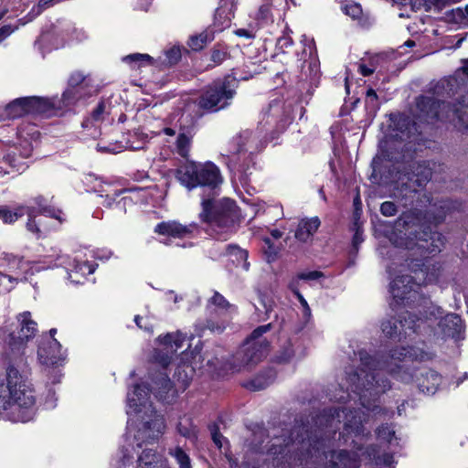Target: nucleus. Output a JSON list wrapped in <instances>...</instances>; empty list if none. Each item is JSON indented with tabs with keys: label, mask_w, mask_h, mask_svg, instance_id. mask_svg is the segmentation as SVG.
I'll return each mask as SVG.
<instances>
[{
	"label": "nucleus",
	"mask_w": 468,
	"mask_h": 468,
	"mask_svg": "<svg viewBox=\"0 0 468 468\" xmlns=\"http://www.w3.org/2000/svg\"><path fill=\"white\" fill-rule=\"evenodd\" d=\"M360 361L356 369L346 371V377L331 395L330 399L348 404L324 410L314 420V431L297 427L288 439L274 437L268 453L273 461L289 455V463H298L307 468H357L359 460L374 461L378 466L394 463L389 452L377 454L376 446L363 451L362 444L370 431L364 423L369 414H379V398L391 388L390 381L382 377L388 373L402 383L415 381L419 389L433 395L441 384V376L431 368H420L414 376L413 361L431 358V354L416 346L397 347L387 355L371 356L361 349L355 353Z\"/></svg>",
	"instance_id": "1"
},
{
	"label": "nucleus",
	"mask_w": 468,
	"mask_h": 468,
	"mask_svg": "<svg viewBox=\"0 0 468 468\" xmlns=\"http://www.w3.org/2000/svg\"><path fill=\"white\" fill-rule=\"evenodd\" d=\"M395 248L404 247L412 251L411 255H420L423 259H407V267L411 269L414 276L408 274H397L393 265L388 266V271L392 281L389 285L390 293L397 305H409L417 300L419 314H425L423 324L440 319L438 325L444 335L452 337L455 340L461 339L463 323L459 315L447 314L441 316L442 310L432 304L427 299L422 298L419 292L420 284H427L436 282L439 277L440 268L436 267L428 260V255L440 252L443 244V236L432 231L430 226L420 225L419 220L411 213L403 214L396 222L395 232L388 238Z\"/></svg>",
	"instance_id": "2"
},
{
	"label": "nucleus",
	"mask_w": 468,
	"mask_h": 468,
	"mask_svg": "<svg viewBox=\"0 0 468 468\" xmlns=\"http://www.w3.org/2000/svg\"><path fill=\"white\" fill-rule=\"evenodd\" d=\"M271 328V324H267L254 329L250 336L247 338L226 365L219 366L218 358L208 360L207 363L208 370L218 376L228 371L235 373L250 370L267 354L269 344L261 337L263 334L269 332Z\"/></svg>",
	"instance_id": "3"
},
{
	"label": "nucleus",
	"mask_w": 468,
	"mask_h": 468,
	"mask_svg": "<svg viewBox=\"0 0 468 468\" xmlns=\"http://www.w3.org/2000/svg\"><path fill=\"white\" fill-rule=\"evenodd\" d=\"M441 87L447 90L450 97L459 95L456 98L459 107L451 106L450 102L436 101L434 98L422 96L418 99V108L426 113L430 118L441 120H451L452 117L458 118L464 122V114L461 108H468V84L462 79L453 77L441 82Z\"/></svg>",
	"instance_id": "4"
},
{
	"label": "nucleus",
	"mask_w": 468,
	"mask_h": 468,
	"mask_svg": "<svg viewBox=\"0 0 468 468\" xmlns=\"http://www.w3.org/2000/svg\"><path fill=\"white\" fill-rule=\"evenodd\" d=\"M200 218L208 224V231L218 239L226 240L236 231L239 212L235 202L224 198L215 204L203 199Z\"/></svg>",
	"instance_id": "5"
},
{
	"label": "nucleus",
	"mask_w": 468,
	"mask_h": 468,
	"mask_svg": "<svg viewBox=\"0 0 468 468\" xmlns=\"http://www.w3.org/2000/svg\"><path fill=\"white\" fill-rule=\"evenodd\" d=\"M6 385H0V410H6L11 405L27 409L35 404L30 384L13 366L6 369Z\"/></svg>",
	"instance_id": "6"
},
{
	"label": "nucleus",
	"mask_w": 468,
	"mask_h": 468,
	"mask_svg": "<svg viewBox=\"0 0 468 468\" xmlns=\"http://www.w3.org/2000/svg\"><path fill=\"white\" fill-rule=\"evenodd\" d=\"M177 178L188 189L200 186L215 191L222 183L219 169L210 162L188 163L177 170Z\"/></svg>",
	"instance_id": "7"
},
{
	"label": "nucleus",
	"mask_w": 468,
	"mask_h": 468,
	"mask_svg": "<svg viewBox=\"0 0 468 468\" xmlns=\"http://www.w3.org/2000/svg\"><path fill=\"white\" fill-rule=\"evenodd\" d=\"M237 78L227 76L209 85L199 98V107L209 112H218L230 105L236 94Z\"/></svg>",
	"instance_id": "8"
},
{
	"label": "nucleus",
	"mask_w": 468,
	"mask_h": 468,
	"mask_svg": "<svg viewBox=\"0 0 468 468\" xmlns=\"http://www.w3.org/2000/svg\"><path fill=\"white\" fill-rule=\"evenodd\" d=\"M292 113L291 104L286 105L282 99H275L262 112L259 128L265 133V137L269 134V139H273L276 134L285 131L292 122Z\"/></svg>",
	"instance_id": "9"
},
{
	"label": "nucleus",
	"mask_w": 468,
	"mask_h": 468,
	"mask_svg": "<svg viewBox=\"0 0 468 468\" xmlns=\"http://www.w3.org/2000/svg\"><path fill=\"white\" fill-rule=\"evenodd\" d=\"M207 310L210 318L207 320L206 324H197L199 333H203L205 328L211 333L221 334L229 324L231 314H235L237 308L231 304L222 294L214 292L213 295L207 300Z\"/></svg>",
	"instance_id": "10"
},
{
	"label": "nucleus",
	"mask_w": 468,
	"mask_h": 468,
	"mask_svg": "<svg viewBox=\"0 0 468 468\" xmlns=\"http://www.w3.org/2000/svg\"><path fill=\"white\" fill-rule=\"evenodd\" d=\"M423 324V318L418 317L413 310L399 314L397 319H388L382 322L381 330L383 334L391 339H398L410 336L411 334L420 330Z\"/></svg>",
	"instance_id": "11"
},
{
	"label": "nucleus",
	"mask_w": 468,
	"mask_h": 468,
	"mask_svg": "<svg viewBox=\"0 0 468 468\" xmlns=\"http://www.w3.org/2000/svg\"><path fill=\"white\" fill-rule=\"evenodd\" d=\"M186 339V335L180 331L159 335V346L154 352V363L166 369L174 361L177 351L184 347Z\"/></svg>",
	"instance_id": "12"
},
{
	"label": "nucleus",
	"mask_w": 468,
	"mask_h": 468,
	"mask_svg": "<svg viewBox=\"0 0 468 468\" xmlns=\"http://www.w3.org/2000/svg\"><path fill=\"white\" fill-rule=\"evenodd\" d=\"M56 329L49 331L50 336L38 347L37 356L39 362L46 367H57L62 360L61 346L54 338Z\"/></svg>",
	"instance_id": "13"
},
{
	"label": "nucleus",
	"mask_w": 468,
	"mask_h": 468,
	"mask_svg": "<svg viewBox=\"0 0 468 468\" xmlns=\"http://www.w3.org/2000/svg\"><path fill=\"white\" fill-rule=\"evenodd\" d=\"M167 369H163V367L154 363V356H153V361L151 362V366L148 367V372L151 371V384L148 383V390L155 392L156 396L159 399H163L165 395L172 388V382L168 378ZM147 378H150V375H147Z\"/></svg>",
	"instance_id": "14"
},
{
	"label": "nucleus",
	"mask_w": 468,
	"mask_h": 468,
	"mask_svg": "<svg viewBox=\"0 0 468 468\" xmlns=\"http://www.w3.org/2000/svg\"><path fill=\"white\" fill-rule=\"evenodd\" d=\"M197 225L194 222L181 224L178 221H163L154 228V232L159 235L170 236L177 239L190 238L197 231Z\"/></svg>",
	"instance_id": "15"
},
{
	"label": "nucleus",
	"mask_w": 468,
	"mask_h": 468,
	"mask_svg": "<svg viewBox=\"0 0 468 468\" xmlns=\"http://www.w3.org/2000/svg\"><path fill=\"white\" fill-rule=\"evenodd\" d=\"M88 86V76L80 71L73 72L69 79V88L62 94L65 106L74 104L82 97L81 90Z\"/></svg>",
	"instance_id": "16"
},
{
	"label": "nucleus",
	"mask_w": 468,
	"mask_h": 468,
	"mask_svg": "<svg viewBox=\"0 0 468 468\" xmlns=\"http://www.w3.org/2000/svg\"><path fill=\"white\" fill-rule=\"evenodd\" d=\"M193 355V352L185 350L181 353L180 362L176 367L174 378L180 381L183 385H186L188 380L192 378L195 367L192 361L189 360V356Z\"/></svg>",
	"instance_id": "17"
},
{
	"label": "nucleus",
	"mask_w": 468,
	"mask_h": 468,
	"mask_svg": "<svg viewBox=\"0 0 468 468\" xmlns=\"http://www.w3.org/2000/svg\"><path fill=\"white\" fill-rule=\"evenodd\" d=\"M321 222L318 217L302 219L295 231V238L302 242L308 241L316 232Z\"/></svg>",
	"instance_id": "18"
},
{
	"label": "nucleus",
	"mask_w": 468,
	"mask_h": 468,
	"mask_svg": "<svg viewBox=\"0 0 468 468\" xmlns=\"http://www.w3.org/2000/svg\"><path fill=\"white\" fill-rule=\"evenodd\" d=\"M164 415L153 412L148 416V444L151 441H158L165 431Z\"/></svg>",
	"instance_id": "19"
},
{
	"label": "nucleus",
	"mask_w": 468,
	"mask_h": 468,
	"mask_svg": "<svg viewBox=\"0 0 468 468\" xmlns=\"http://www.w3.org/2000/svg\"><path fill=\"white\" fill-rule=\"evenodd\" d=\"M238 0H221L215 12L216 21L222 27H228L234 17Z\"/></svg>",
	"instance_id": "20"
},
{
	"label": "nucleus",
	"mask_w": 468,
	"mask_h": 468,
	"mask_svg": "<svg viewBox=\"0 0 468 468\" xmlns=\"http://www.w3.org/2000/svg\"><path fill=\"white\" fill-rule=\"evenodd\" d=\"M239 145L238 152H249L252 154L261 150L263 147V143L258 140V136L251 132H243L239 138H237Z\"/></svg>",
	"instance_id": "21"
},
{
	"label": "nucleus",
	"mask_w": 468,
	"mask_h": 468,
	"mask_svg": "<svg viewBox=\"0 0 468 468\" xmlns=\"http://www.w3.org/2000/svg\"><path fill=\"white\" fill-rule=\"evenodd\" d=\"M226 255L237 267L248 271L250 262L248 261L249 253L246 250L235 244H229L226 247Z\"/></svg>",
	"instance_id": "22"
},
{
	"label": "nucleus",
	"mask_w": 468,
	"mask_h": 468,
	"mask_svg": "<svg viewBox=\"0 0 468 468\" xmlns=\"http://www.w3.org/2000/svg\"><path fill=\"white\" fill-rule=\"evenodd\" d=\"M18 321L21 328L17 338L21 343L33 337L37 332V323L32 320L30 312H24L19 314Z\"/></svg>",
	"instance_id": "23"
},
{
	"label": "nucleus",
	"mask_w": 468,
	"mask_h": 468,
	"mask_svg": "<svg viewBox=\"0 0 468 468\" xmlns=\"http://www.w3.org/2000/svg\"><path fill=\"white\" fill-rule=\"evenodd\" d=\"M29 113L50 114L57 107L54 100L42 97H27Z\"/></svg>",
	"instance_id": "24"
},
{
	"label": "nucleus",
	"mask_w": 468,
	"mask_h": 468,
	"mask_svg": "<svg viewBox=\"0 0 468 468\" xmlns=\"http://www.w3.org/2000/svg\"><path fill=\"white\" fill-rule=\"evenodd\" d=\"M262 69L263 67L261 66V63L249 60L244 63L242 69H235L232 70L231 75L228 76H237V82L239 80H248L251 79L254 75L260 74Z\"/></svg>",
	"instance_id": "25"
},
{
	"label": "nucleus",
	"mask_w": 468,
	"mask_h": 468,
	"mask_svg": "<svg viewBox=\"0 0 468 468\" xmlns=\"http://www.w3.org/2000/svg\"><path fill=\"white\" fill-rule=\"evenodd\" d=\"M5 113L9 119H16L29 113L27 97L14 100L6 105Z\"/></svg>",
	"instance_id": "26"
},
{
	"label": "nucleus",
	"mask_w": 468,
	"mask_h": 468,
	"mask_svg": "<svg viewBox=\"0 0 468 468\" xmlns=\"http://www.w3.org/2000/svg\"><path fill=\"white\" fill-rule=\"evenodd\" d=\"M276 374L272 369L256 376L247 384V388L251 390H261L270 386L275 379Z\"/></svg>",
	"instance_id": "27"
},
{
	"label": "nucleus",
	"mask_w": 468,
	"mask_h": 468,
	"mask_svg": "<svg viewBox=\"0 0 468 468\" xmlns=\"http://www.w3.org/2000/svg\"><path fill=\"white\" fill-rule=\"evenodd\" d=\"M214 32L212 29H206L198 35H194L189 37L188 46L193 50L202 49L207 43L214 39Z\"/></svg>",
	"instance_id": "28"
},
{
	"label": "nucleus",
	"mask_w": 468,
	"mask_h": 468,
	"mask_svg": "<svg viewBox=\"0 0 468 468\" xmlns=\"http://www.w3.org/2000/svg\"><path fill=\"white\" fill-rule=\"evenodd\" d=\"M144 388L141 385H135L133 392L128 393V405L134 412H141L144 407Z\"/></svg>",
	"instance_id": "29"
},
{
	"label": "nucleus",
	"mask_w": 468,
	"mask_h": 468,
	"mask_svg": "<svg viewBox=\"0 0 468 468\" xmlns=\"http://www.w3.org/2000/svg\"><path fill=\"white\" fill-rule=\"evenodd\" d=\"M452 202L450 200L441 201L439 204H434L430 210V217H432V221L435 225L441 222L448 211H450Z\"/></svg>",
	"instance_id": "30"
},
{
	"label": "nucleus",
	"mask_w": 468,
	"mask_h": 468,
	"mask_svg": "<svg viewBox=\"0 0 468 468\" xmlns=\"http://www.w3.org/2000/svg\"><path fill=\"white\" fill-rule=\"evenodd\" d=\"M415 195L416 190L412 189L411 186L408 183H402L399 193L395 194V196L401 200L404 207L412 203Z\"/></svg>",
	"instance_id": "31"
},
{
	"label": "nucleus",
	"mask_w": 468,
	"mask_h": 468,
	"mask_svg": "<svg viewBox=\"0 0 468 468\" xmlns=\"http://www.w3.org/2000/svg\"><path fill=\"white\" fill-rule=\"evenodd\" d=\"M191 146V138L185 133H180L176 142V151L182 157H187Z\"/></svg>",
	"instance_id": "32"
},
{
	"label": "nucleus",
	"mask_w": 468,
	"mask_h": 468,
	"mask_svg": "<svg viewBox=\"0 0 468 468\" xmlns=\"http://www.w3.org/2000/svg\"><path fill=\"white\" fill-rule=\"evenodd\" d=\"M169 453L176 459L179 468H191L190 458L182 448L170 449Z\"/></svg>",
	"instance_id": "33"
},
{
	"label": "nucleus",
	"mask_w": 468,
	"mask_h": 468,
	"mask_svg": "<svg viewBox=\"0 0 468 468\" xmlns=\"http://www.w3.org/2000/svg\"><path fill=\"white\" fill-rule=\"evenodd\" d=\"M122 61L129 64L133 69L143 68L146 62V55L134 53L122 58Z\"/></svg>",
	"instance_id": "34"
},
{
	"label": "nucleus",
	"mask_w": 468,
	"mask_h": 468,
	"mask_svg": "<svg viewBox=\"0 0 468 468\" xmlns=\"http://www.w3.org/2000/svg\"><path fill=\"white\" fill-rule=\"evenodd\" d=\"M22 216H24V209H21V207L14 212L10 211L7 207H0V218L5 223H13Z\"/></svg>",
	"instance_id": "35"
},
{
	"label": "nucleus",
	"mask_w": 468,
	"mask_h": 468,
	"mask_svg": "<svg viewBox=\"0 0 468 468\" xmlns=\"http://www.w3.org/2000/svg\"><path fill=\"white\" fill-rule=\"evenodd\" d=\"M295 356V351L291 341H287L277 355V361L280 363L290 362Z\"/></svg>",
	"instance_id": "36"
},
{
	"label": "nucleus",
	"mask_w": 468,
	"mask_h": 468,
	"mask_svg": "<svg viewBox=\"0 0 468 468\" xmlns=\"http://www.w3.org/2000/svg\"><path fill=\"white\" fill-rule=\"evenodd\" d=\"M377 436L378 440L385 441L389 444H393V441H396L398 439L395 436V431L389 426H380L377 430Z\"/></svg>",
	"instance_id": "37"
},
{
	"label": "nucleus",
	"mask_w": 468,
	"mask_h": 468,
	"mask_svg": "<svg viewBox=\"0 0 468 468\" xmlns=\"http://www.w3.org/2000/svg\"><path fill=\"white\" fill-rule=\"evenodd\" d=\"M343 12L352 17L353 19L358 18L362 14V8L360 5L355 2H349L342 6Z\"/></svg>",
	"instance_id": "38"
},
{
	"label": "nucleus",
	"mask_w": 468,
	"mask_h": 468,
	"mask_svg": "<svg viewBox=\"0 0 468 468\" xmlns=\"http://www.w3.org/2000/svg\"><path fill=\"white\" fill-rule=\"evenodd\" d=\"M256 19L261 25H264L271 21V5L269 4H264L260 6L256 14Z\"/></svg>",
	"instance_id": "39"
},
{
	"label": "nucleus",
	"mask_w": 468,
	"mask_h": 468,
	"mask_svg": "<svg viewBox=\"0 0 468 468\" xmlns=\"http://www.w3.org/2000/svg\"><path fill=\"white\" fill-rule=\"evenodd\" d=\"M21 209H24V215L27 214L29 218L28 222L27 223V229L31 232L38 233L39 229L33 219L36 217V209L31 207H21Z\"/></svg>",
	"instance_id": "40"
},
{
	"label": "nucleus",
	"mask_w": 468,
	"mask_h": 468,
	"mask_svg": "<svg viewBox=\"0 0 468 468\" xmlns=\"http://www.w3.org/2000/svg\"><path fill=\"white\" fill-rule=\"evenodd\" d=\"M165 64L171 66L176 64L181 58L180 47L174 46L165 51Z\"/></svg>",
	"instance_id": "41"
},
{
	"label": "nucleus",
	"mask_w": 468,
	"mask_h": 468,
	"mask_svg": "<svg viewBox=\"0 0 468 468\" xmlns=\"http://www.w3.org/2000/svg\"><path fill=\"white\" fill-rule=\"evenodd\" d=\"M381 214L385 217H392L398 212L396 205L391 201H385L380 207Z\"/></svg>",
	"instance_id": "42"
},
{
	"label": "nucleus",
	"mask_w": 468,
	"mask_h": 468,
	"mask_svg": "<svg viewBox=\"0 0 468 468\" xmlns=\"http://www.w3.org/2000/svg\"><path fill=\"white\" fill-rule=\"evenodd\" d=\"M297 299L302 307L303 317L305 319V321H309L312 316V311L307 301L304 299L302 293H297Z\"/></svg>",
	"instance_id": "43"
},
{
	"label": "nucleus",
	"mask_w": 468,
	"mask_h": 468,
	"mask_svg": "<svg viewBox=\"0 0 468 468\" xmlns=\"http://www.w3.org/2000/svg\"><path fill=\"white\" fill-rule=\"evenodd\" d=\"M324 274L319 271H303L298 274V279L305 281H315L323 277Z\"/></svg>",
	"instance_id": "44"
},
{
	"label": "nucleus",
	"mask_w": 468,
	"mask_h": 468,
	"mask_svg": "<svg viewBox=\"0 0 468 468\" xmlns=\"http://www.w3.org/2000/svg\"><path fill=\"white\" fill-rule=\"evenodd\" d=\"M178 432L186 438H194L196 436L195 429L192 426H186L180 422L177 426Z\"/></svg>",
	"instance_id": "45"
},
{
	"label": "nucleus",
	"mask_w": 468,
	"mask_h": 468,
	"mask_svg": "<svg viewBox=\"0 0 468 468\" xmlns=\"http://www.w3.org/2000/svg\"><path fill=\"white\" fill-rule=\"evenodd\" d=\"M122 145L110 144L107 146H103L100 144H97V150L101 153L117 154L122 151Z\"/></svg>",
	"instance_id": "46"
},
{
	"label": "nucleus",
	"mask_w": 468,
	"mask_h": 468,
	"mask_svg": "<svg viewBox=\"0 0 468 468\" xmlns=\"http://www.w3.org/2000/svg\"><path fill=\"white\" fill-rule=\"evenodd\" d=\"M292 39L289 35H284L278 38L277 40V47L280 48L282 52L285 51L286 48H291L292 46Z\"/></svg>",
	"instance_id": "47"
},
{
	"label": "nucleus",
	"mask_w": 468,
	"mask_h": 468,
	"mask_svg": "<svg viewBox=\"0 0 468 468\" xmlns=\"http://www.w3.org/2000/svg\"><path fill=\"white\" fill-rule=\"evenodd\" d=\"M105 112V102L101 101L97 107L92 111L91 118L94 121H101L103 119V114Z\"/></svg>",
	"instance_id": "48"
},
{
	"label": "nucleus",
	"mask_w": 468,
	"mask_h": 468,
	"mask_svg": "<svg viewBox=\"0 0 468 468\" xmlns=\"http://www.w3.org/2000/svg\"><path fill=\"white\" fill-rule=\"evenodd\" d=\"M227 58V52L220 49H214L211 53V60L218 65L222 63Z\"/></svg>",
	"instance_id": "49"
},
{
	"label": "nucleus",
	"mask_w": 468,
	"mask_h": 468,
	"mask_svg": "<svg viewBox=\"0 0 468 468\" xmlns=\"http://www.w3.org/2000/svg\"><path fill=\"white\" fill-rule=\"evenodd\" d=\"M431 171L429 169H424L422 172H421V175L420 176H417V178L415 179V182L418 186H421L422 184H424L425 182H428L431 178Z\"/></svg>",
	"instance_id": "50"
},
{
	"label": "nucleus",
	"mask_w": 468,
	"mask_h": 468,
	"mask_svg": "<svg viewBox=\"0 0 468 468\" xmlns=\"http://www.w3.org/2000/svg\"><path fill=\"white\" fill-rule=\"evenodd\" d=\"M16 29V27L11 25L2 27L0 28V41L10 36Z\"/></svg>",
	"instance_id": "51"
},
{
	"label": "nucleus",
	"mask_w": 468,
	"mask_h": 468,
	"mask_svg": "<svg viewBox=\"0 0 468 468\" xmlns=\"http://www.w3.org/2000/svg\"><path fill=\"white\" fill-rule=\"evenodd\" d=\"M211 435H212V439H213V441L215 442V444L218 447V448H221L222 447V441H221V439H222V436L221 434L218 432V428L217 427H213L211 429Z\"/></svg>",
	"instance_id": "52"
},
{
	"label": "nucleus",
	"mask_w": 468,
	"mask_h": 468,
	"mask_svg": "<svg viewBox=\"0 0 468 468\" xmlns=\"http://www.w3.org/2000/svg\"><path fill=\"white\" fill-rule=\"evenodd\" d=\"M230 468H257L254 465H250L248 462H244L242 467L239 464L238 461L233 459L232 457L228 456Z\"/></svg>",
	"instance_id": "53"
},
{
	"label": "nucleus",
	"mask_w": 468,
	"mask_h": 468,
	"mask_svg": "<svg viewBox=\"0 0 468 468\" xmlns=\"http://www.w3.org/2000/svg\"><path fill=\"white\" fill-rule=\"evenodd\" d=\"M235 177L238 178V180L240 182V184L245 186H247L249 182L248 175L246 173H243L241 171H238L235 173Z\"/></svg>",
	"instance_id": "54"
},
{
	"label": "nucleus",
	"mask_w": 468,
	"mask_h": 468,
	"mask_svg": "<svg viewBox=\"0 0 468 468\" xmlns=\"http://www.w3.org/2000/svg\"><path fill=\"white\" fill-rule=\"evenodd\" d=\"M358 70L363 76H369L375 71V69L367 67L365 64H360L358 67Z\"/></svg>",
	"instance_id": "55"
},
{
	"label": "nucleus",
	"mask_w": 468,
	"mask_h": 468,
	"mask_svg": "<svg viewBox=\"0 0 468 468\" xmlns=\"http://www.w3.org/2000/svg\"><path fill=\"white\" fill-rule=\"evenodd\" d=\"M299 280L298 279V275L296 276L295 279H293L290 283H289V289L294 293V295L297 297V293H301L299 292V289H298V286H299Z\"/></svg>",
	"instance_id": "56"
},
{
	"label": "nucleus",
	"mask_w": 468,
	"mask_h": 468,
	"mask_svg": "<svg viewBox=\"0 0 468 468\" xmlns=\"http://www.w3.org/2000/svg\"><path fill=\"white\" fill-rule=\"evenodd\" d=\"M261 303L265 309L264 315L261 316V314H258V317L260 320H264L270 317V313L271 312V305L267 304L263 300H261Z\"/></svg>",
	"instance_id": "57"
},
{
	"label": "nucleus",
	"mask_w": 468,
	"mask_h": 468,
	"mask_svg": "<svg viewBox=\"0 0 468 468\" xmlns=\"http://www.w3.org/2000/svg\"><path fill=\"white\" fill-rule=\"evenodd\" d=\"M37 205L39 206V210H40V212H41V213H47V214H48L49 216H51V217H55V218H57L58 219H59V220H60V218H59L58 217H57V216H55V215H53V214L51 213V210H50V209H48V208H47V207H44L42 206V198H41V197H38V198L37 199Z\"/></svg>",
	"instance_id": "58"
},
{
	"label": "nucleus",
	"mask_w": 468,
	"mask_h": 468,
	"mask_svg": "<svg viewBox=\"0 0 468 468\" xmlns=\"http://www.w3.org/2000/svg\"><path fill=\"white\" fill-rule=\"evenodd\" d=\"M362 241H363L362 233L357 229L356 231L354 234V237H353V245H354V247H357L358 244H360Z\"/></svg>",
	"instance_id": "59"
},
{
	"label": "nucleus",
	"mask_w": 468,
	"mask_h": 468,
	"mask_svg": "<svg viewBox=\"0 0 468 468\" xmlns=\"http://www.w3.org/2000/svg\"><path fill=\"white\" fill-rule=\"evenodd\" d=\"M377 100H378V95H377L376 91L373 89H369L367 91V102H372L373 101H377Z\"/></svg>",
	"instance_id": "60"
},
{
	"label": "nucleus",
	"mask_w": 468,
	"mask_h": 468,
	"mask_svg": "<svg viewBox=\"0 0 468 468\" xmlns=\"http://www.w3.org/2000/svg\"><path fill=\"white\" fill-rule=\"evenodd\" d=\"M236 34L239 36V37H246V38H251L253 37V35L247 29H243V28H240V29H238L236 31Z\"/></svg>",
	"instance_id": "61"
},
{
	"label": "nucleus",
	"mask_w": 468,
	"mask_h": 468,
	"mask_svg": "<svg viewBox=\"0 0 468 468\" xmlns=\"http://www.w3.org/2000/svg\"><path fill=\"white\" fill-rule=\"evenodd\" d=\"M57 0H39L38 7L40 9H46L53 5Z\"/></svg>",
	"instance_id": "62"
},
{
	"label": "nucleus",
	"mask_w": 468,
	"mask_h": 468,
	"mask_svg": "<svg viewBox=\"0 0 468 468\" xmlns=\"http://www.w3.org/2000/svg\"><path fill=\"white\" fill-rule=\"evenodd\" d=\"M271 235L272 236V238L277 239L282 238V232L281 230H279V229H272L271 231Z\"/></svg>",
	"instance_id": "63"
},
{
	"label": "nucleus",
	"mask_w": 468,
	"mask_h": 468,
	"mask_svg": "<svg viewBox=\"0 0 468 468\" xmlns=\"http://www.w3.org/2000/svg\"><path fill=\"white\" fill-rule=\"evenodd\" d=\"M463 73L465 77L466 81H468V59L465 60L464 65L463 67Z\"/></svg>",
	"instance_id": "64"
}]
</instances>
